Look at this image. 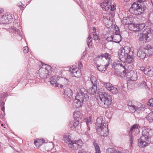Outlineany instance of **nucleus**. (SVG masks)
Segmentation results:
<instances>
[{
    "instance_id": "69168bd1",
    "label": "nucleus",
    "mask_w": 153,
    "mask_h": 153,
    "mask_svg": "<svg viewBox=\"0 0 153 153\" xmlns=\"http://www.w3.org/2000/svg\"><path fill=\"white\" fill-rule=\"evenodd\" d=\"M85 56V55H83L82 56L81 59H83V57Z\"/></svg>"
},
{
    "instance_id": "4d7b16f0",
    "label": "nucleus",
    "mask_w": 153,
    "mask_h": 153,
    "mask_svg": "<svg viewBox=\"0 0 153 153\" xmlns=\"http://www.w3.org/2000/svg\"><path fill=\"white\" fill-rule=\"evenodd\" d=\"M130 146H132V138L131 137L130 138Z\"/></svg>"
},
{
    "instance_id": "4be33fe9",
    "label": "nucleus",
    "mask_w": 153,
    "mask_h": 153,
    "mask_svg": "<svg viewBox=\"0 0 153 153\" xmlns=\"http://www.w3.org/2000/svg\"><path fill=\"white\" fill-rule=\"evenodd\" d=\"M45 143V140L42 139H39L36 141H34V144L35 146L37 147H39L44 143Z\"/></svg>"
},
{
    "instance_id": "7c9ffc66",
    "label": "nucleus",
    "mask_w": 153,
    "mask_h": 153,
    "mask_svg": "<svg viewBox=\"0 0 153 153\" xmlns=\"http://www.w3.org/2000/svg\"><path fill=\"white\" fill-rule=\"evenodd\" d=\"M106 153H121V152L119 151H116L114 149L108 148L106 150Z\"/></svg>"
},
{
    "instance_id": "0eeeda50",
    "label": "nucleus",
    "mask_w": 153,
    "mask_h": 153,
    "mask_svg": "<svg viewBox=\"0 0 153 153\" xmlns=\"http://www.w3.org/2000/svg\"><path fill=\"white\" fill-rule=\"evenodd\" d=\"M111 4V0H104L100 6L104 10L107 11L110 9L111 11H114L116 9V6Z\"/></svg>"
},
{
    "instance_id": "7ed1b4c3",
    "label": "nucleus",
    "mask_w": 153,
    "mask_h": 153,
    "mask_svg": "<svg viewBox=\"0 0 153 153\" xmlns=\"http://www.w3.org/2000/svg\"><path fill=\"white\" fill-rule=\"evenodd\" d=\"M88 99L87 92L84 91L78 93L75 97L74 100V104L78 108L81 107L84 102L86 101Z\"/></svg>"
},
{
    "instance_id": "338daca9",
    "label": "nucleus",
    "mask_w": 153,
    "mask_h": 153,
    "mask_svg": "<svg viewBox=\"0 0 153 153\" xmlns=\"http://www.w3.org/2000/svg\"><path fill=\"white\" fill-rule=\"evenodd\" d=\"M151 2L153 5V0H151Z\"/></svg>"
},
{
    "instance_id": "774afa93",
    "label": "nucleus",
    "mask_w": 153,
    "mask_h": 153,
    "mask_svg": "<svg viewBox=\"0 0 153 153\" xmlns=\"http://www.w3.org/2000/svg\"><path fill=\"white\" fill-rule=\"evenodd\" d=\"M78 153H82V152H78Z\"/></svg>"
},
{
    "instance_id": "bb28decb",
    "label": "nucleus",
    "mask_w": 153,
    "mask_h": 153,
    "mask_svg": "<svg viewBox=\"0 0 153 153\" xmlns=\"http://www.w3.org/2000/svg\"><path fill=\"white\" fill-rule=\"evenodd\" d=\"M137 26V24L130 23L129 26V27L130 28L129 29L131 30H132L135 31H138Z\"/></svg>"
},
{
    "instance_id": "49530a36",
    "label": "nucleus",
    "mask_w": 153,
    "mask_h": 153,
    "mask_svg": "<svg viewBox=\"0 0 153 153\" xmlns=\"http://www.w3.org/2000/svg\"><path fill=\"white\" fill-rule=\"evenodd\" d=\"M6 18V19H7V20H8V21H10L9 19H13L12 17L10 15H8L7 16H4L3 17L2 19L4 18V19H5Z\"/></svg>"
},
{
    "instance_id": "6ab92c4d",
    "label": "nucleus",
    "mask_w": 153,
    "mask_h": 153,
    "mask_svg": "<svg viewBox=\"0 0 153 153\" xmlns=\"http://www.w3.org/2000/svg\"><path fill=\"white\" fill-rule=\"evenodd\" d=\"M58 76H52L51 78V83L53 85H55V86H56V85L57 83H58L57 81H59V79Z\"/></svg>"
},
{
    "instance_id": "c9c22d12",
    "label": "nucleus",
    "mask_w": 153,
    "mask_h": 153,
    "mask_svg": "<svg viewBox=\"0 0 153 153\" xmlns=\"http://www.w3.org/2000/svg\"><path fill=\"white\" fill-rule=\"evenodd\" d=\"M146 138H150L149 132L146 130H144L143 131L142 135Z\"/></svg>"
},
{
    "instance_id": "72a5a7b5",
    "label": "nucleus",
    "mask_w": 153,
    "mask_h": 153,
    "mask_svg": "<svg viewBox=\"0 0 153 153\" xmlns=\"http://www.w3.org/2000/svg\"><path fill=\"white\" fill-rule=\"evenodd\" d=\"M109 91L113 94H117L118 91L117 89L113 86L111 87V88Z\"/></svg>"
},
{
    "instance_id": "3c124183",
    "label": "nucleus",
    "mask_w": 153,
    "mask_h": 153,
    "mask_svg": "<svg viewBox=\"0 0 153 153\" xmlns=\"http://www.w3.org/2000/svg\"><path fill=\"white\" fill-rule=\"evenodd\" d=\"M153 75V71L149 69L148 75L149 76H152Z\"/></svg>"
},
{
    "instance_id": "f3484780",
    "label": "nucleus",
    "mask_w": 153,
    "mask_h": 153,
    "mask_svg": "<svg viewBox=\"0 0 153 153\" xmlns=\"http://www.w3.org/2000/svg\"><path fill=\"white\" fill-rule=\"evenodd\" d=\"M111 16L109 14L105 13L104 14L103 22L105 24H108L111 20Z\"/></svg>"
},
{
    "instance_id": "e433bc0d",
    "label": "nucleus",
    "mask_w": 153,
    "mask_h": 153,
    "mask_svg": "<svg viewBox=\"0 0 153 153\" xmlns=\"http://www.w3.org/2000/svg\"><path fill=\"white\" fill-rule=\"evenodd\" d=\"M94 145L95 149V153H101L100 149L98 144L95 142L94 143Z\"/></svg>"
},
{
    "instance_id": "4c0bfd02",
    "label": "nucleus",
    "mask_w": 153,
    "mask_h": 153,
    "mask_svg": "<svg viewBox=\"0 0 153 153\" xmlns=\"http://www.w3.org/2000/svg\"><path fill=\"white\" fill-rule=\"evenodd\" d=\"M138 31H140L142 30L145 27V24L144 23H141L139 24H137Z\"/></svg>"
},
{
    "instance_id": "b1692460",
    "label": "nucleus",
    "mask_w": 153,
    "mask_h": 153,
    "mask_svg": "<svg viewBox=\"0 0 153 153\" xmlns=\"http://www.w3.org/2000/svg\"><path fill=\"white\" fill-rule=\"evenodd\" d=\"M138 124H135L131 127L130 129V131L129 132V134L130 135H131V134H132L133 133V132H134L135 131H137V130H138Z\"/></svg>"
},
{
    "instance_id": "e2e57ef3",
    "label": "nucleus",
    "mask_w": 153,
    "mask_h": 153,
    "mask_svg": "<svg viewBox=\"0 0 153 153\" xmlns=\"http://www.w3.org/2000/svg\"><path fill=\"white\" fill-rule=\"evenodd\" d=\"M15 30H16V32H18V34H19V35L20 34V31H19V30L18 29H17L16 30L15 29Z\"/></svg>"
},
{
    "instance_id": "423d86ee",
    "label": "nucleus",
    "mask_w": 153,
    "mask_h": 153,
    "mask_svg": "<svg viewBox=\"0 0 153 153\" xmlns=\"http://www.w3.org/2000/svg\"><path fill=\"white\" fill-rule=\"evenodd\" d=\"M145 8L146 7L144 5L134 2L132 5L130 9L133 10L135 15H138L143 13L144 12Z\"/></svg>"
},
{
    "instance_id": "39448f33",
    "label": "nucleus",
    "mask_w": 153,
    "mask_h": 153,
    "mask_svg": "<svg viewBox=\"0 0 153 153\" xmlns=\"http://www.w3.org/2000/svg\"><path fill=\"white\" fill-rule=\"evenodd\" d=\"M153 33V30L148 27L143 31V33L138 34L137 38L140 43L144 44L146 43L148 39Z\"/></svg>"
},
{
    "instance_id": "ddd939ff",
    "label": "nucleus",
    "mask_w": 153,
    "mask_h": 153,
    "mask_svg": "<svg viewBox=\"0 0 153 153\" xmlns=\"http://www.w3.org/2000/svg\"><path fill=\"white\" fill-rule=\"evenodd\" d=\"M146 48H140L137 52V56L138 57L141 59H144L146 57Z\"/></svg>"
},
{
    "instance_id": "ea45409f",
    "label": "nucleus",
    "mask_w": 153,
    "mask_h": 153,
    "mask_svg": "<svg viewBox=\"0 0 153 153\" xmlns=\"http://www.w3.org/2000/svg\"><path fill=\"white\" fill-rule=\"evenodd\" d=\"M90 80L93 85L96 84L97 79L96 77L92 76L90 78Z\"/></svg>"
},
{
    "instance_id": "f03ea898",
    "label": "nucleus",
    "mask_w": 153,
    "mask_h": 153,
    "mask_svg": "<svg viewBox=\"0 0 153 153\" xmlns=\"http://www.w3.org/2000/svg\"><path fill=\"white\" fill-rule=\"evenodd\" d=\"M133 49L127 46L120 48L118 53L119 59L121 61H126L130 63L132 61V56L133 54Z\"/></svg>"
},
{
    "instance_id": "9b49d317",
    "label": "nucleus",
    "mask_w": 153,
    "mask_h": 153,
    "mask_svg": "<svg viewBox=\"0 0 153 153\" xmlns=\"http://www.w3.org/2000/svg\"><path fill=\"white\" fill-rule=\"evenodd\" d=\"M59 79L58 83L56 85V86L58 87L64 88L67 85L68 81L67 79L62 77H59Z\"/></svg>"
},
{
    "instance_id": "a878e982",
    "label": "nucleus",
    "mask_w": 153,
    "mask_h": 153,
    "mask_svg": "<svg viewBox=\"0 0 153 153\" xmlns=\"http://www.w3.org/2000/svg\"><path fill=\"white\" fill-rule=\"evenodd\" d=\"M86 124L87 126V133H88V131H89L90 129V125L91 124V118L90 117L87 118L86 120Z\"/></svg>"
},
{
    "instance_id": "9d476101",
    "label": "nucleus",
    "mask_w": 153,
    "mask_h": 153,
    "mask_svg": "<svg viewBox=\"0 0 153 153\" xmlns=\"http://www.w3.org/2000/svg\"><path fill=\"white\" fill-rule=\"evenodd\" d=\"M48 71L45 67L41 68L38 71V75L42 79H45L49 77V74H48Z\"/></svg>"
},
{
    "instance_id": "13d9d810",
    "label": "nucleus",
    "mask_w": 153,
    "mask_h": 153,
    "mask_svg": "<svg viewBox=\"0 0 153 153\" xmlns=\"http://www.w3.org/2000/svg\"><path fill=\"white\" fill-rule=\"evenodd\" d=\"M96 28H95V27H94L93 30V32H92V33H93V34H94V33H97L96 32Z\"/></svg>"
},
{
    "instance_id": "2f4dec72",
    "label": "nucleus",
    "mask_w": 153,
    "mask_h": 153,
    "mask_svg": "<svg viewBox=\"0 0 153 153\" xmlns=\"http://www.w3.org/2000/svg\"><path fill=\"white\" fill-rule=\"evenodd\" d=\"M146 119L150 122H153V112L149 113L146 117Z\"/></svg>"
},
{
    "instance_id": "cd10ccee",
    "label": "nucleus",
    "mask_w": 153,
    "mask_h": 153,
    "mask_svg": "<svg viewBox=\"0 0 153 153\" xmlns=\"http://www.w3.org/2000/svg\"><path fill=\"white\" fill-rule=\"evenodd\" d=\"M73 116L74 118L77 120V118L80 119L82 117V114L79 111H75L74 112Z\"/></svg>"
},
{
    "instance_id": "bf43d9fd",
    "label": "nucleus",
    "mask_w": 153,
    "mask_h": 153,
    "mask_svg": "<svg viewBox=\"0 0 153 153\" xmlns=\"http://www.w3.org/2000/svg\"><path fill=\"white\" fill-rule=\"evenodd\" d=\"M147 0H137V1L138 2H142L146 1Z\"/></svg>"
},
{
    "instance_id": "f8f14e48",
    "label": "nucleus",
    "mask_w": 153,
    "mask_h": 153,
    "mask_svg": "<svg viewBox=\"0 0 153 153\" xmlns=\"http://www.w3.org/2000/svg\"><path fill=\"white\" fill-rule=\"evenodd\" d=\"M64 97L67 99L68 101H70L72 97V92L71 89L69 88H66L64 89Z\"/></svg>"
},
{
    "instance_id": "680f3d73",
    "label": "nucleus",
    "mask_w": 153,
    "mask_h": 153,
    "mask_svg": "<svg viewBox=\"0 0 153 153\" xmlns=\"http://www.w3.org/2000/svg\"><path fill=\"white\" fill-rule=\"evenodd\" d=\"M146 69L144 67H142L140 68V70L141 71H144Z\"/></svg>"
},
{
    "instance_id": "c03bdc74",
    "label": "nucleus",
    "mask_w": 153,
    "mask_h": 153,
    "mask_svg": "<svg viewBox=\"0 0 153 153\" xmlns=\"http://www.w3.org/2000/svg\"><path fill=\"white\" fill-rule=\"evenodd\" d=\"M147 105L149 106H153V99H151L149 100Z\"/></svg>"
},
{
    "instance_id": "052dcab7",
    "label": "nucleus",
    "mask_w": 153,
    "mask_h": 153,
    "mask_svg": "<svg viewBox=\"0 0 153 153\" xmlns=\"http://www.w3.org/2000/svg\"><path fill=\"white\" fill-rule=\"evenodd\" d=\"M3 103V105L4 106V103ZM4 109H5L4 107V106H3V107L1 108V110L2 111H3V112L4 113Z\"/></svg>"
},
{
    "instance_id": "a18cd8bd",
    "label": "nucleus",
    "mask_w": 153,
    "mask_h": 153,
    "mask_svg": "<svg viewBox=\"0 0 153 153\" xmlns=\"http://www.w3.org/2000/svg\"><path fill=\"white\" fill-rule=\"evenodd\" d=\"M106 40L108 42H113V35H112L111 36H108L107 37Z\"/></svg>"
},
{
    "instance_id": "2eb2a0df",
    "label": "nucleus",
    "mask_w": 153,
    "mask_h": 153,
    "mask_svg": "<svg viewBox=\"0 0 153 153\" xmlns=\"http://www.w3.org/2000/svg\"><path fill=\"white\" fill-rule=\"evenodd\" d=\"M70 124L73 125V126L70 125L69 127L73 129H75L76 131L80 130L81 129V124L78 121H76L74 122H70Z\"/></svg>"
},
{
    "instance_id": "37998d69",
    "label": "nucleus",
    "mask_w": 153,
    "mask_h": 153,
    "mask_svg": "<svg viewBox=\"0 0 153 153\" xmlns=\"http://www.w3.org/2000/svg\"><path fill=\"white\" fill-rule=\"evenodd\" d=\"M115 29L114 30L113 34H120V31L118 27H115Z\"/></svg>"
},
{
    "instance_id": "aec40b11",
    "label": "nucleus",
    "mask_w": 153,
    "mask_h": 153,
    "mask_svg": "<svg viewBox=\"0 0 153 153\" xmlns=\"http://www.w3.org/2000/svg\"><path fill=\"white\" fill-rule=\"evenodd\" d=\"M71 137L70 134H66L64 135V140L65 143H70L71 142H72L73 140H71Z\"/></svg>"
},
{
    "instance_id": "6e6552de",
    "label": "nucleus",
    "mask_w": 153,
    "mask_h": 153,
    "mask_svg": "<svg viewBox=\"0 0 153 153\" xmlns=\"http://www.w3.org/2000/svg\"><path fill=\"white\" fill-rule=\"evenodd\" d=\"M83 145V142L80 139L77 140H73L68 144L69 147L74 150H78L81 148Z\"/></svg>"
},
{
    "instance_id": "79ce46f5",
    "label": "nucleus",
    "mask_w": 153,
    "mask_h": 153,
    "mask_svg": "<svg viewBox=\"0 0 153 153\" xmlns=\"http://www.w3.org/2000/svg\"><path fill=\"white\" fill-rule=\"evenodd\" d=\"M104 85L108 91L111 88V87L112 86V84L109 82L105 83Z\"/></svg>"
},
{
    "instance_id": "603ef678",
    "label": "nucleus",
    "mask_w": 153,
    "mask_h": 153,
    "mask_svg": "<svg viewBox=\"0 0 153 153\" xmlns=\"http://www.w3.org/2000/svg\"><path fill=\"white\" fill-rule=\"evenodd\" d=\"M149 69L148 68L146 69L143 71L145 74H147L148 75Z\"/></svg>"
},
{
    "instance_id": "8fccbe9b",
    "label": "nucleus",
    "mask_w": 153,
    "mask_h": 153,
    "mask_svg": "<svg viewBox=\"0 0 153 153\" xmlns=\"http://www.w3.org/2000/svg\"><path fill=\"white\" fill-rule=\"evenodd\" d=\"M118 62H114L112 64H111L113 68L117 67L118 68Z\"/></svg>"
},
{
    "instance_id": "6e6d98bb",
    "label": "nucleus",
    "mask_w": 153,
    "mask_h": 153,
    "mask_svg": "<svg viewBox=\"0 0 153 153\" xmlns=\"http://www.w3.org/2000/svg\"><path fill=\"white\" fill-rule=\"evenodd\" d=\"M142 84H143V86L144 87H145L147 86L146 83L145 81H143L142 82Z\"/></svg>"
},
{
    "instance_id": "c85d7f7f",
    "label": "nucleus",
    "mask_w": 153,
    "mask_h": 153,
    "mask_svg": "<svg viewBox=\"0 0 153 153\" xmlns=\"http://www.w3.org/2000/svg\"><path fill=\"white\" fill-rule=\"evenodd\" d=\"M103 57H104L106 59L108 60H110L111 58L110 55L109 54L107 53H106L104 54H102L100 56H99V58H101Z\"/></svg>"
},
{
    "instance_id": "a211bd4d",
    "label": "nucleus",
    "mask_w": 153,
    "mask_h": 153,
    "mask_svg": "<svg viewBox=\"0 0 153 153\" xmlns=\"http://www.w3.org/2000/svg\"><path fill=\"white\" fill-rule=\"evenodd\" d=\"M113 37L114 39L113 42H114L119 43L121 40V36L120 34H113Z\"/></svg>"
},
{
    "instance_id": "a19ab883",
    "label": "nucleus",
    "mask_w": 153,
    "mask_h": 153,
    "mask_svg": "<svg viewBox=\"0 0 153 153\" xmlns=\"http://www.w3.org/2000/svg\"><path fill=\"white\" fill-rule=\"evenodd\" d=\"M122 62H118V68L120 67H122L124 69H126V67L125 66V63L124 62V61H122Z\"/></svg>"
},
{
    "instance_id": "473e14b6",
    "label": "nucleus",
    "mask_w": 153,
    "mask_h": 153,
    "mask_svg": "<svg viewBox=\"0 0 153 153\" xmlns=\"http://www.w3.org/2000/svg\"><path fill=\"white\" fill-rule=\"evenodd\" d=\"M146 49L147 50L146 51L147 56H149L153 54V48L152 47H150Z\"/></svg>"
},
{
    "instance_id": "20e7f679",
    "label": "nucleus",
    "mask_w": 153,
    "mask_h": 153,
    "mask_svg": "<svg viewBox=\"0 0 153 153\" xmlns=\"http://www.w3.org/2000/svg\"><path fill=\"white\" fill-rule=\"evenodd\" d=\"M99 96L102 106L105 108H109L112 101L111 96L107 93L101 92L99 93Z\"/></svg>"
},
{
    "instance_id": "f704fd0d",
    "label": "nucleus",
    "mask_w": 153,
    "mask_h": 153,
    "mask_svg": "<svg viewBox=\"0 0 153 153\" xmlns=\"http://www.w3.org/2000/svg\"><path fill=\"white\" fill-rule=\"evenodd\" d=\"M129 18L128 17H124L122 20V23L125 25H129L130 23H129Z\"/></svg>"
},
{
    "instance_id": "864d4df0",
    "label": "nucleus",
    "mask_w": 153,
    "mask_h": 153,
    "mask_svg": "<svg viewBox=\"0 0 153 153\" xmlns=\"http://www.w3.org/2000/svg\"><path fill=\"white\" fill-rule=\"evenodd\" d=\"M126 69H124V70H123V74H123V76H125L126 75V74L127 73V71H128Z\"/></svg>"
},
{
    "instance_id": "f257e3e1",
    "label": "nucleus",
    "mask_w": 153,
    "mask_h": 153,
    "mask_svg": "<svg viewBox=\"0 0 153 153\" xmlns=\"http://www.w3.org/2000/svg\"><path fill=\"white\" fill-rule=\"evenodd\" d=\"M108 122L102 117H98L95 123L96 131L97 133L101 136L106 137L108 134Z\"/></svg>"
},
{
    "instance_id": "dca6fc26",
    "label": "nucleus",
    "mask_w": 153,
    "mask_h": 153,
    "mask_svg": "<svg viewBox=\"0 0 153 153\" xmlns=\"http://www.w3.org/2000/svg\"><path fill=\"white\" fill-rule=\"evenodd\" d=\"M135 107H134V112L135 111H142L145 110V107L144 105L139 102H137L135 104Z\"/></svg>"
},
{
    "instance_id": "1a4fd4ad",
    "label": "nucleus",
    "mask_w": 153,
    "mask_h": 153,
    "mask_svg": "<svg viewBox=\"0 0 153 153\" xmlns=\"http://www.w3.org/2000/svg\"><path fill=\"white\" fill-rule=\"evenodd\" d=\"M138 145L141 147L148 146L151 143V138H146L143 136H141L138 140Z\"/></svg>"
},
{
    "instance_id": "09e8293b",
    "label": "nucleus",
    "mask_w": 153,
    "mask_h": 153,
    "mask_svg": "<svg viewBox=\"0 0 153 153\" xmlns=\"http://www.w3.org/2000/svg\"><path fill=\"white\" fill-rule=\"evenodd\" d=\"M28 48L27 47H24L23 48V51H24V53H27L28 51Z\"/></svg>"
},
{
    "instance_id": "c756f323",
    "label": "nucleus",
    "mask_w": 153,
    "mask_h": 153,
    "mask_svg": "<svg viewBox=\"0 0 153 153\" xmlns=\"http://www.w3.org/2000/svg\"><path fill=\"white\" fill-rule=\"evenodd\" d=\"M97 90V86L96 84L93 85V86L89 90V92H90L91 94H94L96 93Z\"/></svg>"
},
{
    "instance_id": "5fc2aeb1",
    "label": "nucleus",
    "mask_w": 153,
    "mask_h": 153,
    "mask_svg": "<svg viewBox=\"0 0 153 153\" xmlns=\"http://www.w3.org/2000/svg\"><path fill=\"white\" fill-rule=\"evenodd\" d=\"M78 66L79 68H80V69L81 68H82V64L81 62H79L78 63Z\"/></svg>"
},
{
    "instance_id": "58836bf2",
    "label": "nucleus",
    "mask_w": 153,
    "mask_h": 153,
    "mask_svg": "<svg viewBox=\"0 0 153 153\" xmlns=\"http://www.w3.org/2000/svg\"><path fill=\"white\" fill-rule=\"evenodd\" d=\"M91 36H90V35H89L88 38L87 39V44L89 48H90V44H91V46H92V43H91L92 39H91Z\"/></svg>"
},
{
    "instance_id": "de8ad7c7",
    "label": "nucleus",
    "mask_w": 153,
    "mask_h": 153,
    "mask_svg": "<svg viewBox=\"0 0 153 153\" xmlns=\"http://www.w3.org/2000/svg\"><path fill=\"white\" fill-rule=\"evenodd\" d=\"M93 38L94 40H97L98 39L99 36L97 34V33L93 34Z\"/></svg>"
},
{
    "instance_id": "0e129e2a",
    "label": "nucleus",
    "mask_w": 153,
    "mask_h": 153,
    "mask_svg": "<svg viewBox=\"0 0 153 153\" xmlns=\"http://www.w3.org/2000/svg\"><path fill=\"white\" fill-rule=\"evenodd\" d=\"M4 11V10L2 8H0V13H1Z\"/></svg>"
},
{
    "instance_id": "4468645a",
    "label": "nucleus",
    "mask_w": 153,
    "mask_h": 153,
    "mask_svg": "<svg viewBox=\"0 0 153 153\" xmlns=\"http://www.w3.org/2000/svg\"><path fill=\"white\" fill-rule=\"evenodd\" d=\"M70 71L72 75L76 77H79L81 75V73L80 71L79 70L78 68H75L74 66L70 68Z\"/></svg>"
},
{
    "instance_id": "412c9836",
    "label": "nucleus",
    "mask_w": 153,
    "mask_h": 153,
    "mask_svg": "<svg viewBox=\"0 0 153 153\" xmlns=\"http://www.w3.org/2000/svg\"><path fill=\"white\" fill-rule=\"evenodd\" d=\"M128 108L130 111L132 113H134V107H135V104L133 103L131 101H128Z\"/></svg>"
},
{
    "instance_id": "5701e85b",
    "label": "nucleus",
    "mask_w": 153,
    "mask_h": 153,
    "mask_svg": "<svg viewBox=\"0 0 153 153\" xmlns=\"http://www.w3.org/2000/svg\"><path fill=\"white\" fill-rule=\"evenodd\" d=\"M130 74L131 75L130 77V79L131 80L135 81L137 80V75L136 72L131 70L130 71Z\"/></svg>"
},
{
    "instance_id": "393cba45",
    "label": "nucleus",
    "mask_w": 153,
    "mask_h": 153,
    "mask_svg": "<svg viewBox=\"0 0 153 153\" xmlns=\"http://www.w3.org/2000/svg\"><path fill=\"white\" fill-rule=\"evenodd\" d=\"M108 64L105 65L104 66L103 65H100L97 66L98 70L100 71H105L106 70L107 68L108 65Z\"/></svg>"
}]
</instances>
